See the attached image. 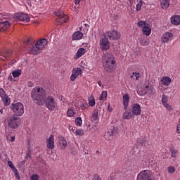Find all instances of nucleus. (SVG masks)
<instances>
[{"label":"nucleus","instance_id":"nucleus-61","mask_svg":"<svg viewBox=\"0 0 180 180\" xmlns=\"http://www.w3.org/2000/svg\"><path fill=\"white\" fill-rule=\"evenodd\" d=\"M16 63V60L13 59L11 60V64H15Z\"/></svg>","mask_w":180,"mask_h":180},{"label":"nucleus","instance_id":"nucleus-16","mask_svg":"<svg viewBox=\"0 0 180 180\" xmlns=\"http://www.w3.org/2000/svg\"><path fill=\"white\" fill-rule=\"evenodd\" d=\"M82 74V69L80 68H77L72 70V73L70 76V81H75L77 79V77L79 75H81Z\"/></svg>","mask_w":180,"mask_h":180},{"label":"nucleus","instance_id":"nucleus-27","mask_svg":"<svg viewBox=\"0 0 180 180\" xmlns=\"http://www.w3.org/2000/svg\"><path fill=\"white\" fill-rule=\"evenodd\" d=\"M142 32L145 36H150L151 34V27L148 26V24H146L143 27Z\"/></svg>","mask_w":180,"mask_h":180},{"label":"nucleus","instance_id":"nucleus-25","mask_svg":"<svg viewBox=\"0 0 180 180\" xmlns=\"http://www.w3.org/2000/svg\"><path fill=\"white\" fill-rule=\"evenodd\" d=\"M81 25L82 26L79 27L81 32H83L85 34L88 33V31L89 30V25L85 23V21H82Z\"/></svg>","mask_w":180,"mask_h":180},{"label":"nucleus","instance_id":"nucleus-7","mask_svg":"<svg viewBox=\"0 0 180 180\" xmlns=\"http://www.w3.org/2000/svg\"><path fill=\"white\" fill-rule=\"evenodd\" d=\"M76 108L79 110V113H84V112H86V109H88V103L84 99H79L76 101Z\"/></svg>","mask_w":180,"mask_h":180},{"label":"nucleus","instance_id":"nucleus-38","mask_svg":"<svg viewBox=\"0 0 180 180\" xmlns=\"http://www.w3.org/2000/svg\"><path fill=\"white\" fill-rule=\"evenodd\" d=\"M123 119H127L129 120V119H131L133 117V114L132 113H124L122 115Z\"/></svg>","mask_w":180,"mask_h":180},{"label":"nucleus","instance_id":"nucleus-57","mask_svg":"<svg viewBox=\"0 0 180 180\" xmlns=\"http://www.w3.org/2000/svg\"><path fill=\"white\" fill-rule=\"evenodd\" d=\"M67 113H75V112H74V110H72V108H69L68 110Z\"/></svg>","mask_w":180,"mask_h":180},{"label":"nucleus","instance_id":"nucleus-52","mask_svg":"<svg viewBox=\"0 0 180 180\" xmlns=\"http://www.w3.org/2000/svg\"><path fill=\"white\" fill-rule=\"evenodd\" d=\"M25 160L20 162L18 165V168H23L25 167Z\"/></svg>","mask_w":180,"mask_h":180},{"label":"nucleus","instance_id":"nucleus-58","mask_svg":"<svg viewBox=\"0 0 180 180\" xmlns=\"http://www.w3.org/2000/svg\"><path fill=\"white\" fill-rule=\"evenodd\" d=\"M5 19V15L0 13V20H4Z\"/></svg>","mask_w":180,"mask_h":180},{"label":"nucleus","instance_id":"nucleus-17","mask_svg":"<svg viewBox=\"0 0 180 180\" xmlns=\"http://www.w3.org/2000/svg\"><path fill=\"white\" fill-rule=\"evenodd\" d=\"M49 41L46 39H41L37 41L35 44V46H37L41 51L43 50L47 46Z\"/></svg>","mask_w":180,"mask_h":180},{"label":"nucleus","instance_id":"nucleus-10","mask_svg":"<svg viewBox=\"0 0 180 180\" xmlns=\"http://www.w3.org/2000/svg\"><path fill=\"white\" fill-rule=\"evenodd\" d=\"M105 37H108L110 40H119L120 39V32L112 30V31H108L105 34Z\"/></svg>","mask_w":180,"mask_h":180},{"label":"nucleus","instance_id":"nucleus-54","mask_svg":"<svg viewBox=\"0 0 180 180\" xmlns=\"http://www.w3.org/2000/svg\"><path fill=\"white\" fill-rule=\"evenodd\" d=\"M91 119L93 120H98V113H93L91 116Z\"/></svg>","mask_w":180,"mask_h":180},{"label":"nucleus","instance_id":"nucleus-35","mask_svg":"<svg viewBox=\"0 0 180 180\" xmlns=\"http://www.w3.org/2000/svg\"><path fill=\"white\" fill-rule=\"evenodd\" d=\"M108 98V91H103L99 98L100 101H105Z\"/></svg>","mask_w":180,"mask_h":180},{"label":"nucleus","instance_id":"nucleus-33","mask_svg":"<svg viewBox=\"0 0 180 180\" xmlns=\"http://www.w3.org/2000/svg\"><path fill=\"white\" fill-rule=\"evenodd\" d=\"M12 75L14 78H18V77H20V75H22V70L18 69L13 71Z\"/></svg>","mask_w":180,"mask_h":180},{"label":"nucleus","instance_id":"nucleus-19","mask_svg":"<svg viewBox=\"0 0 180 180\" xmlns=\"http://www.w3.org/2000/svg\"><path fill=\"white\" fill-rule=\"evenodd\" d=\"M117 133V131L116 129L112 128L110 131H108L107 134H105V140H108V141H110L112 140V136H115Z\"/></svg>","mask_w":180,"mask_h":180},{"label":"nucleus","instance_id":"nucleus-30","mask_svg":"<svg viewBox=\"0 0 180 180\" xmlns=\"http://www.w3.org/2000/svg\"><path fill=\"white\" fill-rule=\"evenodd\" d=\"M160 6L162 9H168L169 7V0H160Z\"/></svg>","mask_w":180,"mask_h":180},{"label":"nucleus","instance_id":"nucleus-32","mask_svg":"<svg viewBox=\"0 0 180 180\" xmlns=\"http://www.w3.org/2000/svg\"><path fill=\"white\" fill-rule=\"evenodd\" d=\"M166 94L169 95V98H170V99H172V98H174V96L176 95V90L175 89H172L168 90L167 92H166Z\"/></svg>","mask_w":180,"mask_h":180},{"label":"nucleus","instance_id":"nucleus-22","mask_svg":"<svg viewBox=\"0 0 180 180\" xmlns=\"http://www.w3.org/2000/svg\"><path fill=\"white\" fill-rule=\"evenodd\" d=\"M59 147L61 150H65L67 148V141L64 139V137H59L58 140Z\"/></svg>","mask_w":180,"mask_h":180},{"label":"nucleus","instance_id":"nucleus-20","mask_svg":"<svg viewBox=\"0 0 180 180\" xmlns=\"http://www.w3.org/2000/svg\"><path fill=\"white\" fill-rule=\"evenodd\" d=\"M41 51L39 49V48H38L37 46H36V44L34 46H32V47H30V49H28L29 54H33L34 56H37V54H40Z\"/></svg>","mask_w":180,"mask_h":180},{"label":"nucleus","instance_id":"nucleus-4","mask_svg":"<svg viewBox=\"0 0 180 180\" xmlns=\"http://www.w3.org/2000/svg\"><path fill=\"white\" fill-rule=\"evenodd\" d=\"M21 120L19 117V115H13V117H11L8 120V126L11 129H16L20 126Z\"/></svg>","mask_w":180,"mask_h":180},{"label":"nucleus","instance_id":"nucleus-46","mask_svg":"<svg viewBox=\"0 0 180 180\" xmlns=\"http://www.w3.org/2000/svg\"><path fill=\"white\" fill-rule=\"evenodd\" d=\"M27 151L28 153H27V157H28V158H30L32 157V151H30V141H28Z\"/></svg>","mask_w":180,"mask_h":180},{"label":"nucleus","instance_id":"nucleus-29","mask_svg":"<svg viewBox=\"0 0 180 180\" xmlns=\"http://www.w3.org/2000/svg\"><path fill=\"white\" fill-rule=\"evenodd\" d=\"M84 34L79 31L75 32L72 35V40H81Z\"/></svg>","mask_w":180,"mask_h":180},{"label":"nucleus","instance_id":"nucleus-47","mask_svg":"<svg viewBox=\"0 0 180 180\" xmlns=\"http://www.w3.org/2000/svg\"><path fill=\"white\" fill-rule=\"evenodd\" d=\"M167 172H169V174H174V172H175V167L174 166L167 167Z\"/></svg>","mask_w":180,"mask_h":180},{"label":"nucleus","instance_id":"nucleus-8","mask_svg":"<svg viewBox=\"0 0 180 180\" xmlns=\"http://www.w3.org/2000/svg\"><path fill=\"white\" fill-rule=\"evenodd\" d=\"M44 103H46V108L49 110H54L57 107V103L56 102V100H54V98L52 96L46 97L44 100Z\"/></svg>","mask_w":180,"mask_h":180},{"label":"nucleus","instance_id":"nucleus-18","mask_svg":"<svg viewBox=\"0 0 180 180\" xmlns=\"http://www.w3.org/2000/svg\"><path fill=\"white\" fill-rule=\"evenodd\" d=\"M46 147L49 150H53L54 148V135H51L46 139Z\"/></svg>","mask_w":180,"mask_h":180},{"label":"nucleus","instance_id":"nucleus-14","mask_svg":"<svg viewBox=\"0 0 180 180\" xmlns=\"http://www.w3.org/2000/svg\"><path fill=\"white\" fill-rule=\"evenodd\" d=\"M172 37H174V34L167 32L162 34L160 40L162 43H168L169 40H172Z\"/></svg>","mask_w":180,"mask_h":180},{"label":"nucleus","instance_id":"nucleus-51","mask_svg":"<svg viewBox=\"0 0 180 180\" xmlns=\"http://www.w3.org/2000/svg\"><path fill=\"white\" fill-rule=\"evenodd\" d=\"M31 180H39V175L33 174L30 176Z\"/></svg>","mask_w":180,"mask_h":180},{"label":"nucleus","instance_id":"nucleus-43","mask_svg":"<svg viewBox=\"0 0 180 180\" xmlns=\"http://www.w3.org/2000/svg\"><path fill=\"white\" fill-rule=\"evenodd\" d=\"M138 144H139V146H146V138H140L138 139Z\"/></svg>","mask_w":180,"mask_h":180},{"label":"nucleus","instance_id":"nucleus-13","mask_svg":"<svg viewBox=\"0 0 180 180\" xmlns=\"http://www.w3.org/2000/svg\"><path fill=\"white\" fill-rule=\"evenodd\" d=\"M100 47L101 50H103L104 51L109 50V49H110V42L109 41V39H108V38H102L100 40Z\"/></svg>","mask_w":180,"mask_h":180},{"label":"nucleus","instance_id":"nucleus-26","mask_svg":"<svg viewBox=\"0 0 180 180\" xmlns=\"http://www.w3.org/2000/svg\"><path fill=\"white\" fill-rule=\"evenodd\" d=\"M9 22L6 20L0 22V32H5L9 27Z\"/></svg>","mask_w":180,"mask_h":180},{"label":"nucleus","instance_id":"nucleus-60","mask_svg":"<svg viewBox=\"0 0 180 180\" xmlns=\"http://www.w3.org/2000/svg\"><path fill=\"white\" fill-rule=\"evenodd\" d=\"M133 75H135V77H137V76L140 75V73L135 72H133Z\"/></svg>","mask_w":180,"mask_h":180},{"label":"nucleus","instance_id":"nucleus-2","mask_svg":"<svg viewBox=\"0 0 180 180\" xmlns=\"http://www.w3.org/2000/svg\"><path fill=\"white\" fill-rule=\"evenodd\" d=\"M103 64L104 70L107 72H112L116 69V61H115V56L112 53H107L103 56Z\"/></svg>","mask_w":180,"mask_h":180},{"label":"nucleus","instance_id":"nucleus-50","mask_svg":"<svg viewBox=\"0 0 180 180\" xmlns=\"http://www.w3.org/2000/svg\"><path fill=\"white\" fill-rule=\"evenodd\" d=\"M93 180H102V177L98 174H94L93 176Z\"/></svg>","mask_w":180,"mask_h":180},{"label":"nucleus","instance_id":"nucleus-15","mask_svg":"<svg viewBox=\"0 0 180 180\" xmlns=\"http://www.w3.org/2000/svg\"><path fill=\"white\" fill-rule=\"evenodd\" d=\"M12 56V51L11 50H3L0 52V60L2 61H5L7 58H9Z\"/></svg>","mask_w":180,"mask_h":180},{"label":"nucleus","instance_id":"nucleus-49","mask_svg":"<svg viewBox=\"0 0 180 180\" xmlns=\"http://www.w3.org/2000/svg\"><path fill=\"white\" fill-rule=\"evenodd\" d=\"M163 106L167 109V110H172V106L169 105L168 103H166L165 104H163Z\"/></svg>","mask_w":180,"mask_h":180},{"label":"nucleus","instance_id":"nucleus-63","mask_svg":"<svg viewBox=\"0 0 180 180\" xmlns=\"http://www.w3.org/2000/svg\"><path fill=\"white\" fill-rule=\"evenodd\" d=\"M68 116H70V117L74 116V114H72V113H70V114H68Z\"/></svg>","mask_w":180,"mask_h":180},{"label":"nucleus","instance_id":"nucleus-9","mask_svg":"<svg viewBox=\"0 0 180 180\" xmlns=\"http://www.w3.org/2000/svg\"><path fill=\"white\" fill-rule=\"evenodd\" d=\"M13 19H15V20H20L21 22H30V17L24 13H18L14 14Z\"/></svg>","mask_w":180,"mask_h":180},{"label":"nucleus","instance_id":"nucleus-42","mask_svg":"<svg viewBox=\"0 0 180 180\" xmlns=\"http://www.w3.org/2000/svg\"><path fill=\"white\" fill-rule=\"evenodd\" d=\"M12 171L14 172L15 176H16L17 179H20V175L19 174V172H18V169L14 167V169H12Z\"/></svg>","mask_w":180,"mask_h":180},{"label":"nucleus","instance_id":"nucleus-3","mask_svg":"<svg viewBox=\"0 0 180 180\" xmlns=\"http://www.w3.org/2000/svg\"><path fill=\"white\" fill-rule=\"evenodd\" d=\"M138 95L144 96V95H154L155 94V88L151 84H148L143 86L142 90L137 91Z\"/></svg>","mask_w":180,"mask_h":180},{"label":"nucleus","instance_id":"nucleus-41","mask_svg":"<svg viewBox=\"0 0 180 180\" xmlns=\"http://www.w3.org/2000/svg\"><path fill=\"white\" fill-rule=\"evenodd\" d=\"M143 4H144V2L142 0H140L139 3L136 4L137 12H139V11H141V6H143Z\"/></svg>","mask_w":180,"mask_h":180},{"label":"nucleus","instance_id":"nucleus-53","mask_svg":"<svg viewBox=\"0 0 180 180\" xmlns=\"http://www.w3.org/2000/svg\"><path fill=\"white\" fill-rule=\"evenodd\" d=\"M8 165L11 168V169H13L15 167V165H13V162L12 161H8Z\"/></svg>","mask_w":180,"mask_h":180},{"label":"nucleus","instance_id":"nucleus-44","mask_svg":"<svg viewBox=\"0 0 180 180\" xmlns=\"http://www.w3.org/2000/svg\"><path fill=\"white\" fill-rule=\"evenodd\" d=\"M34 43V40L33 39L30 38L27 40V41H25V44H27V46H32Z\"/></svg>","mask_w":180,"mask_h":180},{"label":"nucleus","instance_id":"nucleus-28","mask_svg":"<svg viewBox=\"0 0 180 180\" xmlns=\"http://www.w3.org/2000/svg\"><path fill=\"white\" fill-rule=\"evenodd\" d=\"M171 22L172 25H174L175 26H178V25H180V16L179 15H174L171 18Z\"/></svg>","mask_w":180,"mask_h":180},{"label":"nucleus","instance_id":"nucleus-59","mask_svg":"<svg viewBox=\"0 0 180 180\" xmlns=\"http://www.w3.org/2000/svg\"><path fill=\"white\" fill-rule=\"evenodd\" d=\"M92 129H94V127L91 126V124H89L87 127V130L91 131L92 130Z\"/></svg>","mask_w":180,"mask_h":180},{"label":"nucleus","instance_id":"nucleus-24","mask_svg":"<svg viewBox=\"0 0 180 180\" xmlns=\"http://www.w3.org/2000/svg\"><path fill=\"white\" fill-rule=\"evenodd\" d=\"M85 53H86V51L84 48L79 49L75 56V60H78V58H80V57H82L84 56V54H85Z\"/></svg>","mask_w":180,"mask_h":180},{"label":"nucleus","instance_id":"nucleus-64","mask_svg":"<svg viewBox=\"0 0 180 180\" xmlns=\"http://www.w3.org/2000/svg\"><path fill=\"white\" fill-rule=\"evenodd\" d=\"M139 78H140V75L136 76V80H139Z\"/></svg>","mask_w":180,"mask_h":180},{"label":"nucleus","instance_id":"nucleus-37","mask_svg":"<svg viewBox=\"0 0 180 180\" xmlns=\"http://www.w3.org/2000/svg\"><path fill=\"white\" fill-rule=\"evenodd\" d=\"M76 126H82V119L81 117H78L75 120Z\"/></svg>","mask_w":180,"mask_h":180},{"label":"nucleus","instance_id":"nucleus-56","mask_svg":"<svg viewBox=\"0 0 180 180\" xmlns=\"http://www.w3.org/2000/svg\"><path fill=\"white\" fill-rule=\"evenodd\" d=\"M27 85V86H29V88H32V87L34 86V84L32 82H28Z\"/></svg>","mask_w":180,"mask_h":180},{"label":"nucleus","instance_id":"nucleus-62","mask_svg":"<svg viewBox=\"0 0 180 180\" xmlns=\"http://www.w3.org/2000/svg\"><path fill=\"white\" fill-rule=\"evenodd\" d=\"M11 141H15V136H12L11 139Z\"/></svg>","mask_w":180,"mask_h":180},{"label":"nucleus","instance_id":"nucleus-55","mask_svg":"<svg viewBox=\"0 0 180 180\" xmlns=\"http://www.w3.org/2000/svg\"><path fill=\"white\" fill-rule=\"evenodd\" d=\"M70 130H71V131H72V133H74L75 134V131H77V127H70Z\"/></svg>","mask_w":180,"mask_h":180},{"label":"nucleus","instance_id":"nucleus-45","mask_svg":"<svg viewBox=\"0 0 180 180\" xmlns=\"http://www.w3.org/2000/svg\"><path fill=\"white\" fill-rule=\"evenodd\" d=\"M137 25H138L139 27H144V26H146L147 22H146L145 21H143V20H140L137 22Z\"/></svg>","mask_w":180,"mask_h":180},{"label":"nucleus","instance_id":"nucleus-6","mask_svg":"<svg viewBox=\"0 0 180 180\" xmlns=\"http://www.w3.org/2000/svg\"><path fill=\"white\" fill-rule=\"evenodd\" d=\"M56 18V25H63V23H67L68 22V15L64 14L63 11L55 12Z\"/></svg>","mask_w":180,"mask_h":180},{"label":"nucleus","instance_id":"nucleus-34","mask_svg":"<svg viewBox=\"0 0 180 180\" xmlns=\"http://www.w3.org/2000/svg\"><path fill=\"white\" fill-rule=\"evenodd\" d=\"M75 134V136H79V137H82V136L85 135V131L82 129H77Z\"/></svg>","mask_w":180,"mask_h":180},{"label":"nucleus","instance_id":"nucleus-12","mask_svg":"<svg viewBox=\"0 0 180 180\" xmlns=\"http://www.w3.org/2000/svg\"><path fill=\"white\" fill-rule=\"evenodd\" d=\"M0 96L1 98V101H3L5 106H9V104L11 103V99L6 95V93L5 92V90L4 89H0Z\"/></svg>","mask_w":180,"mask_h":180},{"label":"nucleus","instance_id":"nucleus-21","mask_svg":"<svg viewBox=\"0 0 180 180\" xmlns=\"http://www.w3.org/2000/svg\"><path fill=\"white\" fill-rule=\"evenodd\" d=\"M172 81V80L171 79V77H169L168 76H165V77H162L161 79H160V82L165 86H169V85L171 84Z\"/></svg>","mask_w":180,"mask_h":180},{"label":"nucleus","instance_id":"nucleus-48","mask_svg":"<svg viewBox=\"0 0 180 180\" xmlns=\"http://www.w3.org/2000/svg\"><path fill=\"white\" fill-rule=\"evenodd\" d=\"M171 153H172L171 157H172L173 158H176V156L178 155V150H172Z\"/></svg>","mask_w":180,"mask_h":180},{"label":"nucleus","instance_id":"nucleus-39","mask_svg":"<svg viewBox=\"0 0 180 180\" xmlns=\"http://www.w3.org/2000/svg\"><path fill=\"white\" fill-rule=\"evenodd\" d=\"M140 44L141 46H148V44H150V41H148V39H141L140 41Z\"/></svg>","mask_w":180,"mask_h":180},{"label":"nucleus","instance_id":"nucleus-40","mask_svg":"<svg viewBox=\"0 0 180 180\" xmlns=\"http://www.w3.org/2000/svg\"><path fill=\"white\" fill-rule=\"evenodd\" d=\"M162 105H165V103H168V96L163 94L162 96Z\"/></svg>","mask_w":180,"mask_h":180},{"label":"nucleus","instance_id":"nucleus-1","mask_svg":"<svg viewBox=\"0 0 180 180\" xmlns=\"http://www.w3.org/2000/svg\"><path fill=\"white\" fill-rule=\"evenodd\" d=\"M31 98L37 105H44V100L46 98V90L41 86H36L33 88L31 92Z\"/></svg>","mask_w":180,"mask_h":180},{"label":"nucleus","instance_id":"nucleus-23","mask_svg":"<svg viewBox=\"0 0 180 180\" xmlns=\"http://www.w3.org/2000/svg\"><path fill=\"white\" fill-rule=\"evenodd\" d=\"M130 102V96L127 94H124L122 97V103L124 108L126 110L129 108V103Z\"/></svg>","mask_w":180,"mask_h":180},{"label":"nucleus","instance_id":"nucleus-5","mask_svg":"<svg viewBox=\"0 0 180 180\" xmlns=\"http://www.w3.org/2000/svg\"><path fill=\"white\" fill-rule=\"evenodd\" d=\"M136 180H155L153 172L149 169L141 171L137 176Z\"/></svg>","mask_w":180,"mask_h":180},{"label":"nucleus","instance_id":"nucleus-11","mask_svg":"<svg viewBox=\"0 0 180 180\" xmlns=\"http://www.w3.org/2000/svg\"><path fill=\"white\" fill-rule=\"evenodd\" d=\"M11 109L15 113H25V107L21 103H13Z\"/></svg>","mask_w":180,"mask_h":180},{"label":"nucleus","instance_id":"nucleus-31","mask_svg":"<svg viewBox=\"0 0 180 180\" xmlns=\"http://www.w3.org/2000/svg\"><path fill=\"white\" fill-rule=\"evenodd\" d=\"M141 107L139 104H134L132 108V113H141Z\"/></svg>","mask_w":180,"mask_h":180},{"label":"nucleus","instance_id":"nucleus-36","mask_svg":"<svg viewBox=\"0 0 180 180\" xmlns=\"http://www.w3.org/2000/svg\"><path fill=\"white\" fill-rule=\"evenodd\" d=\"M89 105L91 107L95 106L96 102H95V97L91 96L89 98Z\"/></svg>","mask_w":180,"mask_h":180}]
</instances>
